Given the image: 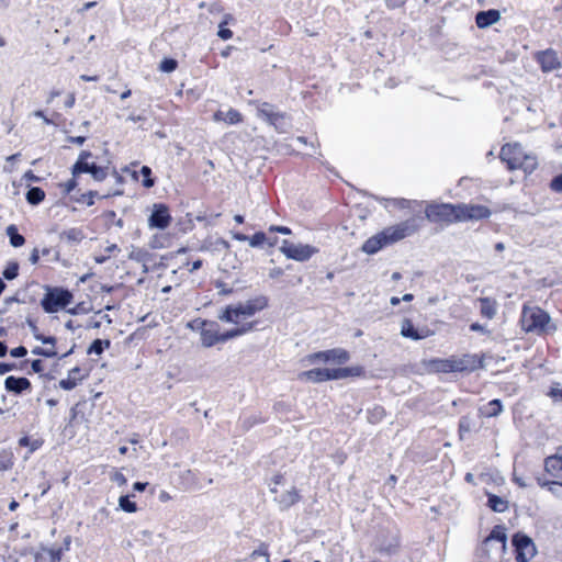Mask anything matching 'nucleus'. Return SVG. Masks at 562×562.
I'll use <instances>...</instances> for the list:
<instances>
[{
    "label": "nucleus",
    "instance_id": "nucleus-32",
    "mask_svg": "<svg viewBox=\"0 0 562 562\" xmlns=\"http://www.w3.org/2000/svg\"><path fill=\"white\" fill-rule=\"evenodd\" d=\"M475 22L480 29L492 25V9L479 12L476 14Z\"/></svg>",
    "mask_w": 562,
    "mask_h": 562
},
{
    "label": "nucleus",
    "instance_id": "nucleus-62",
    "mask_svg": "<svg viewBox=\"0 0 562 562\" xmlns=\"http://www.w3.org/2000/svg\"><path fill=\"white\" fill-rule=\"evenodd\" d=\"M30 262L32 265H36L40 260V251L38 249L34 248L33 251L31 252L30 255V258H29Z\"/></svg>",
    "mask_w": 562,
    "mask_h": 562
},
{
    "label": "nucleus",
    "instance_id": "nucleus-43",
    "mask_svg": "<svg viewBox=\"0 0 562 562\" xmlns=\"http://www.w3.org/2000/svg\"><path fill=\"white\" fill-rule=\"evenodd\" d=\"M384 416V409L381 406H375L370 413H369V422L376 423L382 419Z\"/></svg>",
    "mask_w": 562,
    "mask_h": 562
},
{
    "label": "nucleus",
    "instance_id": "nucleus-64",
    "mask_svg": "<svg viewBox=\"0 0 562 562\" xmlns=\"http://www.w3.org/2000/svg\"><path fill=\"white\" fill-rule=\"evenodd\" d=\"M75 100H76V99H75V94H74V93H69V94H68V97H67V99H66V101H65V106H66L67 109L72 108V106H74V104H75Z\"/></svg>",
    "mask_w": 562,
    "mask_h": 562
},
{
    "label": "nucleus",
    "instance_id": "nucleus-10",
    "mask_svg": "<svg viewBox=\"0 0 562 562\" xmlns=\"http://www.w3.org/2000/svg\"><path fill=\"white\" fill-rule=\"evenodd\" d=\"M375 549L385 555H394L400 551V537L396 532L380 535L375 540Z\"/></svg>",
    "mask_w": 562,
    "mask_h": 562
},
{
    "label": "nucleus",
    "instance_id": "nucleus-38",
    "mask_svg": "<svg viewBox=\"0 0 562 562\" xmlns=\"http://www.w3.org/2000/svg\"><path fill=\"white\" fill-rule=\"evenodd\" d=\"M178 61L173 58H164L159 64V70L162 72H172L177 69Z\"/></svg>",
    "mask_w": 562,
    "mask_h": 562
},
{
    "label": "nucleus",
    "instance_id": "nucleus-19",
    "mask_svg": "<svg viewBox=\"0 0 562 562\" xmlns=\"http://www.w3.org/2000/svg\"><path fill=\"white\" fill-rule=\"evenodd\" d=\"M256 325H257V322L241 323V324L237 325V327L221 334V338H220L221 342H225L232 338L245 335V334L251 331Z\"/></svg>",
    "mask_w": 562,
    "mask_h": 562
},
{
    "label": "nucleus",
    "instance_id": "nucleus-45",
    "mask_svg": "<svg viewBox=\"0 0 562 562\" xmlns=\"http://www.w3.org/2000/svg\"><path fill=\"white\" fill-rule=\"evenodd\" d=\"M35 339L41 341L44 345H49L50 347H56V338L53 336H44L42 334H35Z\"/></svg>",
    "mask_w": 562,
    "mask_h": 562
},
{
    "label": "nucleus",
    "instance_id": "nucleus-42",
    "mask_svg": "<svg viewBox=\"0 0 562 562\" xmlns=\"http://www.w3.org/2000/svg\"><path fill=\"white\" fill-rule=\"evenodd\" d=\"M258 557H265L266 562H270V557L268 552V546L266 543H261L258 549L254 550L250 554V559L255 560Z\"/></svg>",
    "mask_w": 562,
    "mask_h": 562
},
{
    "label": "nucleus",
    "instance_id": "nucleus-16",
    "mask_svg": "<svg viewBox=\"0 0 562 562\" xmlns=\"http://www.w3.org/2000/svg\"><path fill=\"white\" fill-rule=\"evenodd\" d=\"M454 372L472 371L482 367V361L476 356L464 355L462 357H452Z\"/></svg>",
    "mask_w": 562,
    "mask_h": 562
},
{
    "label": "nucleus",
    "instance_id": "nucleus-27",
    "mask_svg": "<svg viewBox=\"0 0 562 562\" xmlns=\"http://www.w3.org/2000/svg\"><path fill=\"white\" fill-rule=\"evenodd\" d=\"M25 199L29 204L38 205L44 201L45 192L40 187H30L25 194Z\"/></svg>",
    "mask_w": 562,
    "mask_h": 562
},
{
    "label": "nucleus",
    "instance_id": "nucleus-36",
    "mask_svg": "<svg viewBox=\"0 0 562 562\" xmlns=\"http://www.w3.org/2000/svg\"><path fill=\"white\" fill-rule=\"evenodd\" d=\"M140 175L143 176V186L147 189L154 187L155 180L151 178V169L148 166H143L140 168Z\"/></svg>",
    "mask_w": 562,
    "mask_h": 562
},
{
    "label": "nucleus",
    "instance_id": "nucleus-20",
    "mask_svg": "<svg viewBox=\"0 0 562 562\" xmlns=\"http://www.w3.org/2000/svg\"><path fill=\"white\" fill-rule=\"evenodd\" d=\"M258 113L260 116L265 117L270 124L278 127L279 121L284 119L282 113H279L274 110V106L270 103H262L258 109Z\"/></svg>",
    "mask_w": 562,
    "mask_h": 562
},
{
    "label": "nucleus",
    "instance_id": "nucleus-9",
    "mask_svg": "<svg viewBox=\"0 0 562 562\" xmlns=\"http://www.w3.org/2000/svg\"><path fill=\"white\" fill-rule=\"evenodd\" d=\"M513 544L517 553L516 559L520 562H528L537 552L532 540L525 535H516L513 539Z\"/></svg>",
    "mask_w": 562,
    "mask_h": 562
},
{
    "label": "nucleus",
    "instance_id": "nucleus-5",
    "mask_svg": "<svg viewBox=\"0 0 562 562\" xmlns=\"http://www.w3.org/2000/svg\"><path fill=\"white\" fill-rule=\"evenodd\" d=\"M74 300L72 293L64 288H46V293L41 300V306L48 313H56L61 308L67 307Z\"/></svg>",
    "mask_w": 562,
    "mask_h": 562
},
{
    "label": "nucleus",
    "instance_id": "nucleus-8",
    "mask_svg": "<svg viewBox=\"0 0 562 562\" xmlns=\"http://www.w3.org/2000/svg\"><path fill=\"white\" fill-rule=\"evenodd\" d=\"M280 250L285 255L286 258L301 262L308 260L314 254L318 251V249L314 246L293 244L286 239L282 241Z\"/></svg>",
    "mask_w": 562,
    "mask_h": 562
},
{
    "label": "nucleus",
    "instance_id": "nucleus-18",
    "mask_svg": "<svg viewBox=\"0 0 562 562\" xmlns=\"http://www.w3.org/2000/svg\"><path fill=\"white\" fill-rule=\"evenodd\" d=\"M4 386L8 392L21 394L23 391L31 389V382L24 376L10 375L4 380Z\"/></svg>",
    "mask_w": 562,
    "mask_h": 562
},
{
    "label": "nucleus",
    "instance_id": "nucleus-4",
    "mask_svg": "<svg viewBox=\"0 0 562 562\" xmlns=\"http://www.w3.org/2000/svg\"><path fill=\"white\" fill-rule=\"evenodd\" d=\"M521 328L526 333L542 335L553 333L557 326L552 323L549 313L539 306L525 304L520 316Z\"/></svg>",
    "mask_w": 562,
    "mask_h": 562
},
{
    "label": "nucleus",
    "instance_id": "nucleus-35",
    "mask_svg": "<svg viewBox=\"0 0 562 562\" xmlns=\"http://www.w3.org/2000/svg\"><path fill=\"white\" fill-rule=\"evenodd\" d=\"M19 274V263L15 261H11L4 268L2 276L5 280H14Z\"/></svg>",
    "mask_w": 562,
    "mask_h": 562
},
{
    "label": "nucleus",
    "instance_id": "nucleus-52",
    "mask_svg": "<svg viewBox=\"0 0 562 562\" xmlns=\"http://www.w3.org/2000/svg\"><path fill=\"white\" fill-rule=\"evenodd\" d=\"M549 395L553 397L555 401H562V386L560 387L559 384L552 386L549 392Z\"/></svg>",
    "mask_w": 562,
    "mask_h": 562
},
{
    "label": "nucleus",
    "instance_id": "nucleus-34",
    "mask_svg": "<svg viewBox=\"0 0 562 562\" xmlns=\"http://www.w3.org/2000/svg\"><path fill=\"white\" fill-rule=\"evenodd\" d=\"M119 507L126 512V513H135L137 512V505L135 502H132L130 499V496L128 495H122L120 498H119Z\"/></svg>",
    "mask_w": 562,
    "mask_h": 562
},
{
    "label": "nucleus",
    "instance_id": "nucleus-55",
    "mask_svg": "<svg viewBox=\"0 0 562 562\" xmlns=\"http://www.w3.org/2000/svg\"><path fill=\"white\" fill-rule=\"evenodd\" d=\"M31 368H32L33 372L41 373L44 370L42 360H40V359L33 360L31 362Z\"/></svg>",
    "mask_w": 562,
    "mask_h": 562
},
{
    "label": "nucleus",
    "instance_id": "nucleus-33",
    "mask_svg": "<svg viewBox=\"0 0 562 562\" xmlns=\"http://www.w3.org/2000/svg\"><path fill=\"white\" fill-rule=\"evenodd\" d=\"M538 483L541 486H547L548 490L554 495L562 497V483L555 481H544L541 477L538 479Z\"/></svg>",
    "mask_w": 562,
    "mask_h": 562
},
{
    "label": "nucleus",
    "instance_id": "nucleus-61",
    "mask_svg": "<svg viewBox=\"0 0 562 562\" xmlns=\"http://www.w3.org/2000/svg\"><path fill=\"white\" fill-rule=\"evenodd\" d=\"M33 114H34V116H36V117H41V119L43 120V122H44L45 124H47V125L54 124V123H53V121H52L50 119H48V117L44 114V112H43L42 110H37V111H35Z\"/></svg>",
    "mask_w": 562,
    "mask_h": 562
},
{
    "label": "nucleus",
    "instance_id": "nucleus-31",
    "mask_svg": "<svg viewBox=\"0 0 562 562\" xmlns=\"http://www.w3.org/2000/svg\"><path fill=\"white\" fill-rule=\"evenodd\" d=\"M61 237L70 243H80L85 238V234L79 228H70L63 232Z\"/></svg>",
    "mask_w": 562,
    "mask_h": 562
},
{
    "label": "nucleus",
    "instance_id": "nucleus-26",
    "mask_svg": "<svg viewBox=\"0 0 562 562\" xmlns=\"http://www.w3.org/2000/svg\"><path fill=\"white\" fill-rule=\"evenodd\" d=\"M546 471L553 476H561L562 474V460L560 457H548L544 461Z\"/></svg>",
    "mask_w": 562,
    "mask_h": 562
},
{
    "label": "nucleus",
    "instance_id": "nucleus-17",
    "mask_svg": "<svg viewBox=\"0 0 562 562\" xmlns=\"http://www.w3.org/2000/svg\"><path fill=\"white\" fill-rule=\"evenodd\" d=\"M401 335L413 340H420L429 336V329H417L409 319L405 318L402 322Z\"/></svg>",
    "mask_w": 562,
    "mask_h": 562
},
{
    "label": "nucleus",
    "instance_id": "nucleus-50",
    "mask_svg": "<svg viewBox=\"0 0 562 562\" xmlns=\"http://www.w3.org/2000/svg\"><path fill=\"white\" fill-rule=\"evenodd\" d=\"M10 355L13 358H22L27 355V349L24 346H19L16 348L11 349Z\"/></svg>",
    "mask_w": 562,
    "mask_h": 562
},
{
    "label": "nucleus",
    "instance_id": "nucleus-49",
    "mask_svg": "<svg viewBox=\"0 0 562 562\" xmlns=\"http://www.w3.org/2000/svg\"><path fill=\"white\" fill-rule=\"evenodd\" d=\"M60 187L63 188L65 194H70V192L74 191L77 187V181L72 178L67 182L61 183Z\"/></svg>",
    "mask_w": 562,
    "mask_h": 562
},
{
    "label": "nucleus",
    "instance_id": "nucleus-3",
    "mask_svg": "<svg viewBox=\"0 0 562 562\" xmlns=\"http://www.w3.org/2000/svg\"><path fill=\"white\" fill-rule=\"evenodd\" d=\"M268 306V297L259 295L257 297L227 305L220 314L218 319L226 323L239 325L244 321L254 316L256 313Z\"/></svg>",
    "mask_w": 562,
    "mask_h": 562
},
{
    "label": "nucleus",
    "instance_id": "nucleus-25",
    "mask_svg": "<svg viewBox=\"0 0 562 562\" xmlns=\"http://www.w3.org/2000/svg\"><path fill=\"white\" fill-rule=\"evenodd\" d=\"M428 369L434 372H454L453 360L449 359H431L428 362Z\"/></svg>",
    "mask_w": 562,
    "mask_h": 562
},
{
    "label": "nucleus",
    "instance_id": "nucleus-24",
    "mask_svg": "<svg viewBox=\"0 0 562 562\" xmlns=\"http://www.w3.org/2000/svg\"><path fill=\"white\" fill-rule=\"evenodd\" d=\"M213 120L215 122L224 121L227 124H237L241 121V114L234 109H229L227 112L218 110L214 113Z\"/></svg>",
    "mask_w": 562,
    "mask_h": 562
},
{
    "label": "nucleus",
    "instance_id": "nucleus-51",
    "mask_svg": "<svg viewBox=\"0 0 562 562\" xmlns=\"http://www.w3.org/2000/svg\"><path fill=\"white\" fill-rule=\"evenodd\" d=\"M217 35L222 40L226 41V40H229L233 36V32L229 29L224 27V25L222 23V24H220V29H218Z\"/></svg>",
    "mask_w": 562,
    "mask_h": 562
},
{
    "label": "nucleus",
    "instance_id": "nucleus-22",
    "mask_svg": "<svg viewBox=\"0 0 562 562\" xmlns=\"http://www.w3.org/2000/svg\"><path fill=\"white\" fill-rule=\"evenodd\" d=\"M280 509L285 510L300 501V494L295 488L282 493L279 497H276Z\"/></svg>",
    "mask_w": 562,
    "mask_h": 562
},
{
    "label": "nucleus",
    "instance_id": "nucleus-58",
    "mask_svg": "<svg viewBox=\"0 0 562 562\" xmlns=\"http://www.w3.org/2000/svg\"><path fill=\"white\" fill-rule=\"evenodd\" d=\"M23 179L31 181V182H40L41 181V178L38 176L34 175V172L32 170H27L23 175Z\"/></svg>",
    "mask_w": 562,
    "mask_h": 562
},
{
    "label": "nucleus",
    "instance_id": "nucleus-28",
    "mask_svg": "<svg viewBox=\"0 0 562 562\" xmlns=\"http://www.w3.org/2000/svg\"><path fill=\"white\" fill-rule=\"evenodd\" d=\"M5 233L12 247L18 248L25 244V238L19 234L18 227L14 224L9 225Z\"/></svg>",
    "mask_w": 562,
    "mask_h": 562
},
{
    "label": "nucleus",
    "instance_id": "nucleus-56",
    "mask_svg": "<svg viewBox=\"0 0 562 562\" xmlns=\"http://www.w3.org/2000/svg\"><path fill=\"white\" fill-rule=\"evenodd\" d=\"M482 313L485 314L487 317H492V307L490 306L488 299H484L482 301Z\"/></svg>",
    "mask_w": 562,
    "mask_h": 562
},
{
    "label": "nucleus",
    "instance_id": "nucleus-54",
    "mask_svg": "<svg viewBox=\"0 0 562 562\" xmlns=\"http://www.w3.org/2000/svg\"><path fill=\"white\" fill-rule=\"evenodd\" d=\"M405 0H385V4L389 9H397L404 5Z\"/></svg>",
    "mask_w": 562,
    "mask_h": 562
},
{
    "label": "nucleus",
    "instance_id": "nucleus-60",
    "mask_svg": "<svg viewBox=\"0 0 562 562\" xmlns=\"http://www.w3.org/2000/svg\"><path fill=\"white\" fill-rule=\"evenodd\" d=\"M98 195V192L97 191H89L86 193V196H87V201H86V205L87 206H92L94 204V198Z\"/></svg>",
    "mask_w": 562,
    "mask_h": 562
},
{
    "label": "nucleus",
    "instance_id": "nucleus-39",
    "mask_svg": "<svg viewBox=\"0 0 562 562\" xmlns=\"http://www.w3.org/2000/svg\"><path fill=\"white\" fill-rule=\"evenodd\" d=\"M472 427H473V423H472L471 418L468 416L462 417L459 423L460 438L463 439L464 435L472 430Z\"/></svg>",
    "mask_w": 562,
    "mask_h": 562
},
{
    "label": "nucleus",
    "instance_id": "nucleus-41",
    "mask_svg": "<svg viewBox=\"0 0 562 562\" xmlns=\"http://www.w3.org/2000/svg\"><path fill=\"white\" fill-rule=\"evenodd\" d=\"M248 241L251 247H260L267 241V236L263 232H257L248 238Z\"/></svg>",
    "mask_w": 562,
    "mask_h": 562
},
{
    "label": "nucleus",
    "instance_id": "nucleus-2",
    "mask_svg": "<svg viewBox=\"0 0 562 562\" xmlns=\"http://www.w3.org/2000/svg\"><path fill=\"white\" fill-rule=\"evenodd\" d=\"M499 158L509 170L521 169L526 173H531L538 167L537 156L526 151L519 143L505 144L501 148Z\"/></svg>",
    "mask_w": 562,
    "mask_h": 562
},
{
    "label": "nucleus",
    "instance_id": "nucleus-14",
    "mask_svg": "<svg viewBox=\"0 0 562 562\" xmlns=\"http://www.w3.org/2000/svg\"><path fill=\"white\" fill-rule=\"evenodd\" d=\"M389 234H386V229L384 228L381 233L370 237L362 245V250L366 254L373 255L378 252L383 247L391 245V240H389Z\"/></svg>",
    "mask_w": 562,
    "mask_h": 562
},
{
    "label": "nucleus",
    "instance_id": "nucleus-6",
    "mask_svg": "<svg viewBox=\"0 0 562 562\" xmlns=\"http://www.w3.org/2000/svg\"><path fill=\"white\" fill-rule=\"evenodd\" d=\"M423 220L424 218L420 215H415L396 225L386 227L385 229L386 234H389V240L393 244L415 234L422 226Z\"/></svg>",
    "mask_w": 562,
    "mask_h": 562
},
{
    "label": "nucleus",
    "instance_id": "nucleus-1",
    "mask_svg": "<svg viewBox=\"0 0 562 562\" xmlns=\"http://www.w3.org/2000/svg\"><path fill=\"white\" fill-rule=\"evenodd\" d=\"M490 215V210L481 205L428 204L425 217L432 223H454L468 220H481Z\"/></svg>",
    "mask_w": 562,
    "mask_h": 562
},
{
    "label": "nucleus",
    "instance_id": "nucleus-29",
    "mask_svg": "<svg viewBox=\"0 0 562 562\" xmlns=\"http://www.w3.org/2000/svg\"><path fill=\"white\" fill-rule=\"evenodd\" d=\"M111 341L109 339H94L89 346L87 353L100 356L105 348H109Z\"/></svg>",
    "mask_w": 562,
    "mask_h": 562
},
{
    "label": "nucleus",
    "instance_id": "nucleus-53",
    "mask_svg": "<svg viewBox=\"0 0 562 562\" xmlns=\"http://www.w3.org/2000/svg\"><path fill=\"white\" fill-rule=\"evenodd\" d=\"M506 539V535L504 529L499 526H494V541L504 542Z\"/></svg>",
    "mask_w": 562,
    "mask_h": 562
},
{
    "label": "nucleus",
    "instance_id": "nucleus-11",
    "mask_svg": "<svg viewBox=\"0 0 562 562\" xmlns=\"http://www.w3.org/2000/svg\"><path fill=\"white\" fill-rule=\"evenodd\" d=\"M171 216L167 205L158 203L154 204L151 214L148 218V225L150 228L165 229L169 226Z\"/></svg>",
    "mask_w": 562,
    "mask_h": 562
},
{
    "label": "nucleus",
    "instance_id": "nucleus-47",
    "mask_svg": "<svg viewBox=\"0 0 562 562\" xmlns=\"http://www.w3.org/2000/svg\"><path fill=\"white\" fill-rule=\"evenodd\" d=\"M111 481L119 484V485H125L127 483L126 477L123 473L115 471L110 476Z\"/></svg>",
    "mask_w": 562,
    "mask_h": 562
},
{
    "label": "nucleus",
    "instance_id": "nucleus-13",
    "mask_svg": "<svg viewBox=\"0 0 562 562\" xmlns=\"http://www.w3.org/2000/svg\"><path fill=\"white\" fill-rule=\"evenodd\" d=\"M535 59L540 65L543 72H549L561 67L558 53L552 48L535 53Z\"/></svg>",
    "mask_w": 562,
    "mask_h": 562
},
{
    "label": "nucleus",
    "instance_id": "nucleus-46",
    "mask_svg": "<svg viewBox=\"0 0 562 562\" xmlns=\"http://www.w3.org/2000/svg\"><path fill=\"white\" fill-rule=\"evenodd\" d=\"M507 509V502L494 495V512L503 513Z\"/></svg>",
    "mask_w": 562,
    "mask_h": 562
},
{
    "label": "nucleus",
    "instance_id": "nucleus-12",
    "mask_svg": "<svg viewBox=\"0 0 562 562\" xmlns=\"http://www.w3.org/2000/svg\"><path fill=\"white\" fill-rule=\"evenodd\" d=\"M349 352L341 348H335L326 351H318L308 356V361L336 362L342 364L349 360Z\"/></svg>",
    "mask_w": 562,
    "mask_h": 562
},
{
    "label": "nucleus",
    "instance_id": "nucleus-15",
    "mask_svg": "<svg viewBox=\"0 0 562 562\" xmlns=\"http://www.w3.org/2000/svg\"><path fill=\"white\" fill-rule=\"evenodd\" d=\"M221 333L218 331V325L216 323H203L201 330V341L204 347H212L217 342H221Z\"/></svg>",
    "mask_w": 562,
    "mask_h": 562
},
{
    "label": "nucleus",
    "instance_id": "nucleus-44",
    "mask_svg": "<svg viewBox=\"0 0 562 562\" xmlns=\"http://www.w3.org/2000/svg\"><path fill=\"white\" fill-rule=\"evenodd\" d=\"M45 551L48 553L50 562H60L63 548H49Z\"/></svg>",
    "mask_w": 562,
    "mask_h": 562
},
{
    "label": "nucleus",
    "instance_id": "nucleus-48",
    "mask_svg": "<svg viewBox=\"0 0 562 562\" xmlns=\"http://www.w3.org/2000/svg\"><path fill=\"white\" fill-rule=\"evenodd\" d=\"M550 188L555 192L562 193V173L552 179Z\"/></svg>",
    "mask_w": 562,
    "mask_h": 562
},
{
    "label": "nucleus",
    "instance_id": "nucleus-40",
    "mask_svg": "<svg viewBox=\"0 0 562 562\" xmlns=\"http://www.w3.org/2000/svg\"><path fill=\"white\" fill-rule=\"evenodd\" d=\"M492 540V531H490L486 536H484V539L481 543V546L477 548L476 552L480 558H484L488 554V544Z\"/></svg>",
    "mask_w": 562,
    "mask_h": 562
},
{
    "label": "nucleus",
    "instance_id": "nucleus-57",
    "mask_svg": "<svg viewBox=\"0 0 562 562\" xmlns=\"http://www.w3.org/2000/svg\"><path fill=\"white\" fill-rule=\"evenodd\" d=\"M69 199H70V201H74V202H77V203H83V204H86V201H87L86 193L70 194Z\"/></svg>",
    "mask_w": 562,
    "mask_h": 562
},
{
    "label": "nucleus",
    "instance_id": "nucleus-37",
    "mask_svg": "<svg viewBox=\"0 0 562 562\" xmlns=\"http://www.w3.org/2000/svg\"><path fill=\"white\" fill-rule=\"evenodd\" d=\"M42 443H43L42 440H40V439L31 440L29 437H22L19 440V445L22 447H29L31 453L34 452L35 450H37L42 446Z\"/></svg>",
    "mask_w": 562,
    "mask_h": 562
},
{
    "label": "nucleus",
    "instance_id": "nucleus-21",
    "mask_svg": "<svg viewBox=\"0 0 562 562\" xmlns=\"http://www.w3.org/2000/svg\"><path fill=\"white\" fill-rule=\"evenodd\" d=\"M300 381H311V382H324L328 381V374L324 370V368H316L307 371L300 372L297 375Z\"/></svg>",
    "mask_w": 562,
    "mask_h": 562
},
{
    "label": "nucleus",
    "instance_id": "nucleus-7",
    "mask_svg": "<svg viewBox=\"0 0 562 562\" xmlns=\"http://www.w3.org/2000/svg\"><path fill=\"white\" fill-rule=\"evenodd\" d=\"M91 156L92 154L90 151H81L78 160L72 166L71 173L74 177L80 173H90L94 180L102 181L106 178V169L98 166L95 162H89L88 158Z\"/></svg>",
    "mask_w": 562,
    "mask_h": 562
},
{
    "label": "nucleus",
    "instance_id": "nucleus-23",
    "mask_svg": "<svg viewBox=\"0 0 562 562\" xmlns=\"http://www.w3.org/2000/svg\"><path fill=\"white\" fill-rule=\"evenodd\" d=\"M81 369L79 367L72 368L68 376L59 381V386L63 390L70 391L75 389L78 383L83 379V375H80Z\"/></svg>",
    "mask_w": 562,
    "mask_h": 562
},
{
    "label": "nucleus",
    "instance_id": "nucleus-63",
    "mask_svg": "<svg viewBox=\"0 0 562 562\" xmlns=\"http://www.w3.org/2000/svg\"><path fill=\"white\" fill-rule=\"evenodd\" d=\"M26 324L30 327V329H31V331H32L34 337H35V334H41L38 331V327L36 326V324L32 319L27 318L26 319Z\"/></svg>",
    "mask_w": 562,
    "mask_h": 562
},
{
    "label": "nucleus",
    "instance_id": "nucleus-30",
    "mask_svg": "<svg viewBox=\"0 0 562 562\" xmlns=\"http://www.w3.org/2000/svg\"><path fill=\"white\" fill-rule=\"evenodd\" d=\"M363 373L361 367L351 368H337V380L346 379L349 376H360Z\"/></svg>",
    "mask_w": 562,
    "mask_h": 562
},
{
    "label": "nucleus",
    "instance_id": "nucleus-59",
    "mask_svg": "<svg viewBox=\"0 0 562 562\" xmlns=\"http://www.w3.org/2000/svg\"><path fill=\"white\" fill-rule=\"evenodd\" d=\"M15 369L14 363L0 362V374H5Z\"/></svg>",
    "mask_w": 562,
    "mask_h": 562
}]
</instances>
